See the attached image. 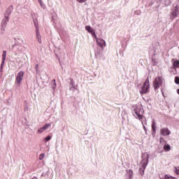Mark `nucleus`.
<instances>
[{
  "label": "nucleus",
  "mask_w": 179,
  "mask_h": 179,
  "mask_svg": "<svg viewBox=\"0 0 179 179\" xmlns=\"http://www.w3.org/2000/svg\"><path fill=\"white\" fill-rule=\"evenodd\" d=\"M5 18L7 20V22H9V16L5 15Z\"/></svg>",
  "instance_id": "nucleus-29"
},
{
  "label": "nucleus",
  "mask_w": 179,
  "mask_h": 179,
  "mask_svg": "<svg viewBox=\"0 0 179 179\" xmlns=\"http://www.w3.org/2000/svg\"><path fill=\"white\" fill-rule=\"evenodd\" d=\"M51 136H48L46 138H45V142H48V141H51Z\"/></svg>",
  "instance_id": "nucleus-21"
},
{
  "label": "nucleus",
  "mask_w": 179,
  "mask_h": 179,
  "mask_svg": "<svg viewBox=\"0 0 179 179\" xmlns=\"http://www.w3.org/2000/svg\"><path fill=\"white\" fill-rule=\"evenodd\" d=\"M146 166H148V164H145V163H143L142 165V169H143V171L142 172H141L142 176H143L145 169H146Z\"/></svg>",
  "instance_id": "nucleus-16"
},
{
  "label": "nucleus",
  "mask_w": 179,
  "mask_h": 179,
  "mask_svg": "<svg viewBox=\"0 0 179 179\" xmlns=\"http://www.w3.org/2000/svg\"><path fill=\"white\" fill-rule=\"evenodd\" d=\"M173 12H176V13H178V15H179V6H176Z\"/></svg>",
  "instance_id": "nucleus-17"
},
{
  "label": "nucleus",
  "mask_w": 179,
  "mask_h": 179,
  "mask_svg": "<svg viewBox=\"0 0 179 179\" xmlns=\"http://www.w3.org/2000/svg\"><path fill=\"white\" fill-rule=\"evenodd\" d=\"M156 122L153 121L152 123V135H155L156 134Z\"/></svg>",
  "instance_id": "nucleus-9"
},
{
  "label": "nucleus",
  "mask_w": 179,
  "mask_h": 179,
  "mask_svg": "<svg viewBox=\"0 0 179 179\" xmlns=\"http://www.w3.org/2000/svg\"><path fill=\"white\" fill-rule=\"evenodd\" d=\"M45 155L44 153H42L39 156V160H43V159H44Z\"/></svg>",
  "instance_id": "nucleus-19"
},
{
  "label": "nucleus",
  "mask_w": 179,
  "mask_h": 179,
  "mask_svg": "<svg viewBox=\"0 0 179 179\" xmlns=\"http://www.w3.org/2000/svg\"><path fill=\"white\" fill-rule=\"evenodd\" d=\"M76 1L79 3H85V2H86V0H76Z\"/></svg>",
  "instance_id": "nucleus-23"
},
{
  "label": "nucleus",
  "mask_w": 179,
  "mask_h": 179,
  "mask_svg": "<svg viewBox=\"0 0 179 179\" xmlns=\"http://www.w3.org/2000/svg\"><path fill=\"white\" fill-rule=\"evenodd\" d=\"M96 43L97 44L101 47L102 48H104V47H106V41L101 38H98L97 37L96 38Z\"/></svg>",
  "instance_id": "nucleus-6"
},
{
  "label": "nucleus",
  "mask_w": 179,
  "mask_h": 179,
  "mask_svg": "<svg viewBox=\"0 0 179 179\" xmlns=\"http://www.w3.org/2000/svg\"><path fill=\"white\" fill-rule=\"evenodd\" d=\"M6 13L8 14V15H10V10L9 9V8H8L7 10H6Z\"/></svg>",
  "instance_id": "nucleus-27"
},
{
  "label": "nucleus",
  "mask_w": 179,
  "mask_h": 179,
  "mask_svg": "<svg viewBox=\"0 0 179 179\" xmlns=\"http://www.w3.org/2000/svg\"><path fill=\"white\" fill-rule=\"evenodd\" d=\"M51 127V124H45V125L43 127V129L45 131V129H48Z\"/></svg>",
  "instance_id": "nucleus-15"
},
{
  "label": "nucleus",
  "mask_w": 179,
  "mask_h": 179,
  "mask_svg": "<svg viewBox=\"0 0 179 179\" xmlns=\"http://www.w3.org/2000/svg\"><path fill=\"white\" fill-rule=\"evenodd\" d=\"M177 93L179 94V89L177 90Z\"/></svg>",
  "instance_id": "nucleus-32"
},
{
  "label": "nucleus",
  "mask_w": 179,
  "mask_h": 179,
  "mask_svg": "<svg viewBox=\"0 0 179 179\" xmlns=\"http://www.w3.org/2000/svg\"><path fill=\"white\" fill-rule=\"evenodd\" d=\"M164 179H177V178L169 175H165Z\"/></svg>",
  "instance_id": "nucleus-14"
},
{
  "label": "nucleus",
  "mask_w": 179,
  "mask_h": 179,
  "mask_svg": "<svg viewBox=\"0 0 179 179\" xmlns=\"http://www.w3.org/2000/svg\"><path fill=\"white\" fill-rule=\"evenodd\" d=\"M160 134L162 135V136H169L171 132L170 130H169V128L167 127H164L160 129Z\"/></svg>",
  "instance_id": "nucleus-5"
},
{
  "label": "nucleus",
  "mask_w": 179,
  "mask_h": 179,
  "mask_svg": "<svg viewBox=\"0 0 179 179\" xmlns=\"http://www.w3.org/2000/svg\"><path fill=\"white\" fill-rule=\"evenodd\" d=\"M85 29L87 30V31H88V33H91V34H92L94 37L96 38V32H94V30L92 29L90 26H86Z\"/></svg>",
  "instance_id": "nucleus-7"
},
{
  "label": "nucleus",
  "mask_w": 179,
  "mask_h": 179,
  "mask_svg": "<svg viewBox=\"0 0 179 179\" xmlns=\"http://www.w3.org/2000/svg\"><path fill=\"white\" fill-rule=\"evenodd\" d=\"M35 69H36V72L38 71V64H36L35 66Z\"/></svg>",
  "instance_id": "nucleus-28"
},
{
  "label": "nucleus",
  "mask_w": 179,
  "mask_h": 179,
  "mask_svg": "<svg viewBox=\"0 0 179 179\" xmlns=\"http://www.w3.org/2000/svg\"><path fill=\"white\" fill-rule=\"evenodd\" d=\"M175 83H176V85H179V77L175 78Z\"/></svg>",
  "instance_id": "nucleus-22"
},
{
  "label": "nucleus",
  "mask_w": 179,
  "mask_h": 179,
  "mask_svg": "<svg viewBox=\"0 0 179 179\" xmlns=\"http://www.w3.org/2000/svg\"><path fill=\"white\" fill-rule=\"evenodd\" d=\"M36 37L38 39L41 38V36H40V33L38 31L36 32Z\"/></svg>",
  "instance_id": "nucleus-25"
},
{
  "label": "nucleus",
  "mask_w": 179,
  "mask_h": 179,
  "mask_svg": "<svg viewBox=\"0 0 179 179\" xmlns=\"http://www.w3.org/2000/svg\"><path fill=\"white\" fill-rule=\"evenodd\" d=\"M45 131L44 130V127H41L38 129V134H43V131Z\"/></svg>",
  "instance_id": "nucleus-18"
},
{
  "label": "nucleus",
  "mask_w": 179,
  "mask_h": 179,
  "mask_svg": "<svg viewBox=\"0 0 179 179\" xmlns=\"http://www.w3.org/2000/svg\"><path fill=\"white\" fill-rule=\"evenodd\" d=\"M162 85H163V80L160 77H157L155 81L153 82L155 90H157V89H159V87H160Z\"/></svg>",
  "instance_id": "nucleus-3"
},
{
  "label": "nucleus",
  "mask_w": 179,
  "mask_h": 179,
  "mask_svg": "<svg viewBox=\"0 0 179 179\" xmlns=\"http://www.w3.org/2000/svg\"><path fill=\"white\" fill-rule=\"evenodd\" d=\"M175 173L179 176V166L175 167Z\"/></svg>",
  "instance_id": "nucleus-20"
},
{
  "label": "nucleus",
  "mask_w": 179,
  "mask_h": 179,
  "mask_svg": "<svg viewBox=\"0 0 179 179\" xmlns=\"http://www.w3.org/2000/svg\"><path fill=\"white\" fill-rule=\"evenodd\" d=\"M3 65H5V63H3V60H2L1 64V69L3 68Z\"/></svg>",
  "instance_id": "nucleus-26"
},
{
  "label": "nucleus",
  "mask_w": 179,
  "mask_h": 179,
  "mask_svg": "<svg viewBox=\"0 0 179 179\" xmlns=\"http://www.w3.org/2000/svg\"><path fill=\"white\" fill-rule=\"evenodd\" d=\"M149 92H150V83L149 78H147L141 86L140 93L141 94H146V93H149Z\"/></svg>",
  "instance_id": "nucleus-1"
},
{
  "label": "nucleus",
  "mask_w": 179,
  "mask_h": 179,
  "mask_svg": "<svg viewBox=\"0 0 179 179\" xmlns=\"http://www.w3.org/2000/svg\"><path fill=\"white\" fill-rule=\"evenodd\" d=\"M134 113L137 116V120H143V113H145V110L141 105H138L134 109Z\"/></svg>",
  "instance_id": "nucleus-2"
},
{
  "label": "nucleus",
  "mask_w": 179,
  "mask_h": 179,
  "mask_svg": "<svg viewBox=\"0 0 179 179\" xmlns=\"http://www.w3.org/2000/svg\"><path fill=\"white\" fill-rule=\"evenodd\" d=\"M159 142H160V143H164V138H163V137H161L159 138Z\"/></svg>",
  "instance_id": "nucleus-24"
},
{
  "label": "nucleus",
  "mask_w": 179,
  "mask_h": 179,
  "mask_svg": "<svg viewBox=\"0 0 179 179\" xmlns=\"http://www.w3.org/2000/svg\"><path fill=\"white\" fill-rule=\"evenodd\" d=\"M143 129H144V131H145V132H146L147 129H146V127H145V125H143Z\"/></svg>",
  "instance_id": "nucleus-30"
},
{
  "label": "nucleus",
  "mask_w": 179,
  "mask_h": 179,
  "mask_svg": "<svg viewBox=\"0 0 179 179\" xmlns=\"http://www.w3.org/2000/svg\"><path fill=\"white\" fill-rule=\"evenodd\" d=\"M164 149L166 152H170V150H171V147L170 146V145L166 144L164 145Z\"/></svg>",
  "instance_id": "nucleus-11"
},
{
  "label": "nucleus",
  "mask_w": 179,
  "mask_h": 179,
  "mask_svg": "<svg viewBox=\"0 0 179 179\" xmlns=\"http://www.w3.org/2000/svg\"><path fill=\"white\" fill-rule=\"evenodd\" d=\"M34 24L36 30H38V21L37 20H34Z\"/></svg>",
  "instance_id": "nucleus-13"
},
{
  "label": "nucleus",
  "mask_w": 179,
  "mask_h": 179,
  "mask_svg": "<svg viewBox=\"0 0 179 179\" xmlns=\"http://www.w3.org/2000/svg\"><path fill=\"white\" fill-rule=\"evenodd\" d=\"M173 69H179V60L172 59Z\"/></svg>",
  "instance_id": "nucleus-8"
},
{
  "label": "nucleus",
  "mask_w": 179,
  "mask_h": 179,
  "mask_svg": "<svg viewBox=\"0 0 179 179\" xmlns=\"http://www.w3.org/2000/svg\"><path fill=\"white\" fill-rule=\"evenodd\" d=\"M24 76V72L21 71L19 73H17L15 78V83L17 84V86H20V83H22V80H23Z\"/></svg>",
  "instance_id": "nucleus-4"
},
{
  "label": "nucleus",
  "mask_w": 179,
  "mask_h": 179,
  "mask_svg": "<svg viewBox=\"0 0 179 179\" xmlns=\"http://www.w3.org/2000/svg\"><path fill=\"white\" fill-rule=\"evenodd\" d=\"M6 59V50L3 51V55H2V61L3 64H5V60Z\"/></svg>",
  "instance_id": "nucleus-12"
},
{
  "label": "nucleus",
  "mask_w": 179,
  "mask_h": 179,
  "mask_svg": "<svg viewBox=\"0 0 179 179\" xmlns=\"http://www.w3.org/2000/svg\"><path fill=\"white\" fill-rule=\"evenodd\" d=\"M38 43H41V38H39L38 39Z\"/></svg>",
  "instance_id": "nucleus-31"
},
{
  "label": "nucleus",
  "mask_w": 179,
  "mask_h": 179,
  "mask_svg": "<svg viewBox=\"0 0 179 179\" xmlns=\"http://www.w3.org/2000/svg\"><path fill=\"white\" fill-rule=\"evenodd\" d=\"M177 16H178V14L175 11H173L172 13H171V17H170L171 20H174V19H176Z\"/></svg>",
  "instance_id": "nucleus-10"
}]
</instances>
